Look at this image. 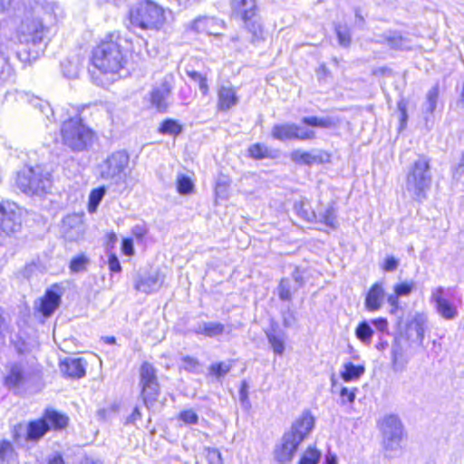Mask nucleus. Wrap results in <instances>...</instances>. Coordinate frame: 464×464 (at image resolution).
I'll list each match as a JSON object with an SVG mask.
<instances>
[{
  "label": "nucleus",
  "mask_w": 464,
  "mask_h": 464,
  "mask_svg": "<svg viewBox=\"0 0 464 464\" xmlns=\"http://www.w3.org/2000/svg\"><path fill=\"white\" fill-rule=\"evenodd\" d=\"M84 232V226L81 217L78 215H69L63 219L61 225V233L68 241H77Z\"/></svg>",
  "instance_id": "nucleus-15"
},
{
  "label": "nucleus",
  "mask_w": 464,
  "mask_h": 464,
  "mask_svg": "<svg viewBox=\"0 0 464 464\" xmlns=\"http://www.w3.org/2000/svg\"><path fill=\"white\" fill-rule=\"evenodd\" d=\"M129 164L130 156L125 150L114 151L100 164V176L102 179L120 185L126 179Z\"/></svg>",
  "instance_id": "nucleus-7"
},
{
  "label": "nucleus",
  "mask_w": 464,
  "mask_h": 464,
  "mask_svg": "<svg viewBox=\"0 0 464 464\" xmlns=\"http://www.w3.org/2000/svg\"><path fill=\"white\" fill-rule=\"evenodd\" d=\"M122 251L127 256L133 255L134 248H133V242L130 238H125L122 241Z\"/></svg>",
  "instance_id": "nucleus-61"
},
{
  "label": "nucleus",
  "mask_w": 464,
  "mask_h": 464,
  "mask_svg": "<svg viewBox=\"0 0 464 464\" xmlns=\"http://www.w3.org/2000/svg\"><path fill=\"white\" fill-rule=\"evenodd\" d=\"M430 301L436 313L444 320H455L459 315L457 305L448 299L444 287L438 286L431 291Z\"/></svg>",
  "instance_id": "nucleus-13"
},
{
  "label": "nucleus",
  "mask_w": 464,
  "mask_h": 464,
  "mask_svg": "<svg viewBox=\"0 0 464 464\" xmlns=\"http://www.w3.org/2000/svg\"><path fill=\"white\" fill-rule=\"evenodd\" d=\"M61 295L60 286L53 285L41 298L38 310L46 317L52 315L60 304Z\"/></svg>",
  "instance_id": "nucleus-17"
},
{
  "label": "nucleus",
  "mask_w": 464,
  "mask_h": 464,
  "mask_svg": "<svg viewBox=\"0 0 464 464\" xmlns=\"http://www.w3.org/2000/svg\"><path fill=\"white\" fill-rule=\"evenodd\" d=\"M372 324L382 333L388 331V322L385 318H378L372 321Z\"/></svg>",
  "instance_id": "nucleus-60"
},
{
  "label": "nucleus",
  "mask_w": 464,
  "mask_h": 464,
  "mask_svg": "<svg viewBox=\"0 0 464 464\" xmlns=\"http://www.w3.org/2000/svg\"><path fill=\"white\" fill-rule=\"evenodd\" d=\"M221 27V24L212 17H202L196 19L192 24L191 29L198 33H206L209 35H218V30Z\"/></svg>",
  "instance_id": "nucleus-23"
},
{
  "label": "nucleus",
  "mask_w": 464,
  "mask_h": 464,
  "mask_svg": "<svg viewBox=\"0 0 464 464\" xmlns=\"http://www.w3.org/2000/svg\"><path fill=\"white\" fill-rule=\"evenodd\" d=\"M238 102L236 91L230 86H222L218 91V108L222 111H227L235 106Z\"/></svg>",
  "instance_id": "nucleus-25"
},
{
  "label": "nucleus",
  "mask_w": 464,
  "mask_h": 464,
  "mask_svg": "<svg viewBox=\"0 0 464 464\" xmlns=\"http://www.w3.org/2000/svg\"><path fill=\"white\" fill-rule=\"evenodd\" d=\"M182 362H183V368L186 371L195 372L198 366V362L196 359L189 357V356L183 357Z\"/></svg>",
  "instance_id": "nucleus-54"
},
{
  "label": "nucleus",
  "mask_w": 464,
  "mask_h": 464,
  "mask_svg": "<svg viewBox=\"0 0 464 464\" xmlns=\"http://www.w3.org/2000/svg\"><path fill=\"white\" fill-rule=\"evenodd\" d=\"M318 220L330 228H336L337 221L334 208L328 206L323 213L319 214Z\"/></svg>",
  "instance_id": "nucleus-35"
},
{
  "label": "nucleus",
  "mask_w": 464,
  "mask_h": 464,
  "mask_svg": "<svg viewBox=\"0 0 464 464\" xmlns=\"http://www.w3.org/2000/svg\"><path fill=\"white\" fill-rule=\"evenodd\" d=\"M140 385L144 404L149 407L158 400L160 386L156 375V370L149 362H143L140 369Z\"/></svg>",
  "instance_id": "nucleus-10"
},
{
  "label": "nucleus",
  "mask_w": 464,
  "mask_h": 464,
  "mask_svg": "<svg viewBox=\"0 0 464 464\" xmlns=\"http://www.w3.org/2000/svg\"><path fill=\"white\" fill-rule=\"evenodd\" d=\"M249 154L254 159H264L269 156L268 149L259 143L254 144L248 149Z\"/></svg>",
  "instance_id": "nucleus-44"
},
{
  "label": "nucleus",
  "mask_w": 464,
  "mask_h": 464,
  "mask_svg": "<svg viewBox=\"0 0 464 464\" xmlns=\"http://www.w3.org/2000/svg\"><path fill=\"white\" fill-rule=\"evenodd\" d=\"M187 73L191 80L198 82L200 90L206 94L208 90L206 78L196 71H188Z\"/></svg>",
  "instance_id": "nucleus-50"
},
{
  "label": "nucleus",
  "mask_w": 464,
  "mask_h": 464,
  "mask_svg": "<svg viewBox=\"0 0 464 464\" xmlns=\"http://www.w3.org/2000/svg\"><path fill=\"white\" fill-rule=\"evenodd\" d=\"M109 267L110 270L115 273L121 272V266L119 259L115 255H111L109 256Z\"/></svg>",
  "instance_id": "nucleus-58"
},
{
  "label": "nucleus",
  "mask_w": 464,
  "mask_h": 464,
  "mask_svg": "<svg viewBox=\"0 0 464 464\" xmlns=\"http://www.w3.org/2000/svg\"><path fill=\"white\" fill-rule=\"evenodd\" d=\"M89 260L84 256H80L73 258L70 264V269L73 273H79L86 270V266Z\"/></svg>",
  "instance_id": "nucleus-45"
},
{
  "label": "nucleus",
  "mask_w": 464,
  "mask_h": 464,
  "mask_svg": "<svg viewBox=\"0 0 464 464\" xmlns=\"http://www.w3.org/2000/svg\"><path fill=\"white\" fill-rule=\"evenodd\" d=\"M392 362L395 370H402L408 362L406 349L400 337L393 340L392 345Z\"/></svg>",
  "instance_id": "nucleus-24"
},
{
  "label": "nucleus",
  "mask_w": 464,
  "mask_h": 464,
  "mask_svg": "<svg viewBox=\"0 0 464 464\" xmlns=\"http://www.w3.org/2000/svg\"><path fill=\"white\" fill-rule=\"evenodd\" d=\"M400 296L397 295V294L394 292L393 295H390L388 297H387V301L388 303L390 304V305L392 306V313H394V311L396 309H398L399 307V301H398V298Z\"/></svg>",
  "instance_id": "nucleus-62"
},
{
  "label": "nucleus",
  "mask_w": 464,
  "mask_h": 464,
  "mask_svg": "<svg viewBox=\"0 0 464 464\" xmlns=\"http://www.w3.org/2000/svg\"><path fill=\"white\" fill-rule=\"evenodd\" d=\"M314 425V419L308 411L297 418L285 431L274 450L276 460L281 464L289 462L300 443L308 436Z\"/></svg>",
  "instance_id": "nucleus-1"
},
{
  "label": "nucleus",
  "mask_w": 464,
  "mask_h": 464,
  "mask_svg": "<svg viewBox=\"0 0 464 464\" xmlns=\"http://www.w3.org/2000/svg\"><path fill=\"white\" fill-rule=\"evenodd\" d=\"M384 297L385 291L382 283L373 284L366 294L365 309L369 312L379 311L384 303Z\"/></svg>",
  "instance_id": "nucleus-19"
},
{
  "label": "nucleus",
  "mask_w": 464,
  "mask_h": 464,
  "mask_svg": "<svg viewBox=\"0 0 464 464\" xmlns=\"http://www.w3.org/2000/svg\"><path fill=\"white\" fill-rule=\"evenodd\" d=\"M224 332V325L220 323H202L198 325L195 333L198 334H204L208 337H215L222 334Z\"/></svg>",
  "instance_id": "nucleus-29"
},
{
  "label": "nucleus",
  "mask_w": 464,
  "mask_h": 464,
  "mask_svg": "<svg viewBox=\"0 0 464 464\" xmlns=\"http://www.w3.org/2000/svg\"><path fill=\"white\" fill-rule=\"evenodd\" d=\"M246 24V28L252 34V42L256 43L263 38V29L259 24L256 21L250 19L248 21H244Z\"/></svg>",
  "instance_id": "nucleus-38"
},
{
  "label": "nucleus",
  "mask_w": 464,
  "mask_h": 464,
  "mask_svg": "<svg viewBox=\"0 0 464 464\" xmlns=\"http://www.w3.org/2000/svg\"><path fill=\"white\" fill-rule=\"evenodd\" d=\"M355 335L361 342L369 344L373 335V330L367 322H362L355 330Z\"/></svg>",
  "instance_id": "nucleus-33"
},
{
  "label": "nucleus",
  "mask_w": 464,
  "mask_h": 464,
  "mask_svg": "<svg viewBox=\"0 0 464 464\" xmlns=\"http://www.w3.org/2000/svg\"><path fill=\"white\" fill-rule=\"evenodd\" d=\"M163 284L162 275L156 271L145 276H138L134 287L137 291L150 294L159 290Z\"/></svg>",
  "instance_id": "nucleus-18"
},
{
  "label": "nucleus",
  "mask_w": 464,
  "mask_h": 464,
  "mask_svg": "<svg viewBox=\"0 0 464 464\" xmlns=\"http://www.w3.org/2000/svg\"><path fill=\"white\" fill-rule=\"evenodd\" d=\"M63 143L72 151H83L92 146L94 132L80 118H71L61 127Z\"/></svg>",
  "instance_id": "nucleus-3"
},
{
  "label": "nucleus",
  "mask_w": 464,
  "mask_h": 464,
  "mask_svg": "<svg viewBox=\"0 0 464 464\" xmlns=\"http://www.w3.org/2000/svg\"><path fill=\"white\" fill-rule=\"evenodd\" d=\"M315 132L313 130H308L296 125V130L295 139V140H312L314 139Z\"/></svg>",
  "instance_id": "nucleus-51"
},
{
  "label": "nucleus",
  "mask_w": 464,
  "mask_h": 464,
  "mask_svg": "<svg viewBox=\"0 0 464 464\" xmlns=\"http://www.w3.org/2000/svg\"><path fill=\"white\" fill-rule=\"evenodd\" d=\"M194 184L191 179L186 176L180 175L177 179V189L180 194H188L192 192Z\"/></svg>",
  "instance_id": "nucleus-39"
},
{
  "label": "nucleus",
  "mask_w": 464,
  "mask_h": 464,
  "mask_svg": "<svg viewBox=\"0 0 464 464\" xmlns=\"http://www.w3.org/2000/svg\"><path fill=\"white\" fill-rule=\"evenodd\" d=\"M439 97V86L438 84L431 87L426 95V101L423 103V110L427 113H433L437 106V101Z\"/></svg>",
  "instance_id": "nucleus-32"
},
{
  "label": "nucleus",
  "mask_w": 464,
  "mask_h": 464,
  "mask_svg": "<svg viewBox=\"0 0 464 464\" xmlns=\"http://www.w3.org/2000/svg\"><path fill=\"white\" fill-rule=\"evenodd\" d=\"M343 368L344 370L341 372V376L345 382L358 380L365 372L364 366L354 365L352 362L345 363Z\"/></svg>",
  "instance_id": "nucleus-30"
},
{
  "label": "nucleus",
  "mask_w": 464,
  "mask_h": 464,
  "mask_svg": "<svg viewBox=\"0 0 464 464\" xmlns=\"http://www.w3.org/2000/svg\"><path fill=\"white\" fill-rule=\"evenodd\" d=\"M295 209L297 215L305 221L313 222L317 219V216L315 215L314 211L311 209V207L307 202H295Z\"/></svg>",
  "instance_id": "nucleus-31"
},
{
  "label": "nucleus",
  "mask_w": 464,
  "mask_h": 464,
  "mask_svg": "<svg viewBox=\"0 0 464 464\" xmlns=\"http://www.w3.org/2000/svg\"><path fill=\"white\" fill-rule=\"evenodd\" d=\"M178 419L184 424L192 425L198 421V416L193 410H187L179 412Z\"/></svg>",
  "instance_id": "nucleus-48"
},
{
  "label": "nucleus",
  "mask_w": 464,
  "mask_h": 464,
  "mask_svg": "<svg viewBox=\"0 0 464 464\" xmlns=\"http://www.w3.org/2000/svg\"><path fill=\"white\" fill-rule=\"evenodd\" d=\"M431 185L430 160L420 156L410 169L406 179V190L416 200L426 198V192Z\"/></svg>",
  "instance_id": "nucleus-4"
},
{
  "label": "nucleus",
  "mask_w": 464,
  "mask_h": 464,
  "mask_svg": "<svg viewBox=\"0 0 464 464\" xmlns=\"http://www.w3.org/2000/svg\"><path fill=\"white\" fill-rule=\"evenodd\" d=\"M278 296L283 301H289L292 298L291 283L288 278H283L278 285Z\"/></svg>",
  "instance_id": "nucleus-41"
},
{
  "label": "nucleus",
  "mask_w": 464,
  "mask_h": 464,
  "mask_svg": "<svg viewBox=\"0 0 464 464\" xmlns=\"http://www.w3.org/2000/svg\"><path fill=\"white\" fill-rule=\"evenodd\" d=\"M22 228L19 208L9 201L0 203V237H11Z\"/></svg>",
  "instance_id": "nucleus-9"
},
{
  "label": "nucleus",
  "mask_w": 464,
  "mask_h": 464,
  "mask_svg": "<svg viewBox=\"0 0 464 464\" xmlns=\"http://www.w3.org/2000/svg\"><path fill=\"white\" fill-rule=\"evenodd\" d=\"M130 21L141 29L158 30L165 23L164 10L151 1L140 2L130 9Z\"/></svg>",
  "instance_id": "nucleus-5"
},
{
  "label": "nucleus",
  "mask_w": 464,
  "mask_h": 464,
  "mask_svg": "<svg viewBox=\"0 0 464 464\" xmlns=\"http://www.w3.org/2000/svg\"><path fill=\"white\" fill-rule=\"evenodd\" d=\"M15 455L12 443L6 440L0 441V462L1 464L8 463Z\"/></svg>",
  "instance_id": "nucleus-34"
},
{
  "label": "nucleus",
  "mask_w": 464,
  "mask_h": 464,
  "mask_svg": "<svg viewBox=\"0 0 464 464\" xmlns=\"http://www.w3.org/2000/svg\"><path fill=\"white\" fill-rule=\"evenodd\" d=\"M92 62L101 73L113 77L123 69L126 59L117 43L104 42L94 48Z\"/></svg>",
  "instance_id": "nucleus-2"
},
{
  "label": "nucleus",
  "mask_w": 464,
  "mask_h": 464,
  "mask_svg": "<svg viewBox=\"0 0 464 464\" xmlns=\"http://www.w3.org/2000/svg\"><path fill=\"white\" fill-rule=\"evenodd\" d=\"M383 444L386 450L392 451L400 448L402 435V426L400 420L393 415L385 417L382 423Z\"/></svg>",
  "instance_id": "nucleus-12"
},
{
  "label": "nucleus",
  "mask_w": 464,
  "mask_h": 464,
  "mask_svg": "<svg viewBox=\"0 0 464 464\" xmlns=\"http://www.w3.org/2000/svg\"><path fill=\"white\" fill-rule=\"evenodd\" d=\"M414 287V283H401V284H398L394 286V292L397 294V295L399 296H407L409 295L412 289Z\"/></svg>",
  "instance_id": "nucleus-52"
},
{
  "label": "nucleus",
  "mask_w": 464,
  "mask_h": 464,
  "mask_svg": "<svg viewBox=\"0 0 464 464\" xmlns=\"http://www.w3.org/2000/svg\"><path fill=\"white\" fill-rule=\"evenodd\" d=\"M231 6L244 21L253 19L256 14V0H232Z\"/></svg>",
  "instance_id": "nucleus-21"
},
{
  "label": "nucleus",
  "mask_w": 464,
  "mask_h": 464,
  "mask_svg": "<svg viewBox=\"0 0 464 464\" xmlns=\"http://www.w3.org/2000/svg\"><path fill=\"white\" fill-rule=\"evenodd\" d=\"M340 396L343 400V403L345 402V399L347 400V401H349L351 403L353 402L354 399H355L354 392H351L345 387L342 388V390L340 392Z\"/></svg>",
  "instance_id": "nucleus-59"
},
{
  "label": "nucleus",
  "mask_w": 464,
  "mask_h": 464,
  "mask_svg": "<svg viewBox=\"0 0 464 464\" xmlns=\"http://www.w3.org/2000/svg\"><path fill=\"white\" fill-rule=\"evenodd\" d=\"M398 266H399V261L396 258H394L393 256H388L385 259V263H384L382 268L386 272H392L397 269Z\"/></svg>",
  "instance_id": "nucleus-55"
},
{
  "label": "nucleus",
  "mask_w": 464,
  "mask_h": 464,
  "mask_svg": "<svg viewBox=\"0 0 464 464\" xmlns=\"http://www.w3.org/2000/svg\"><path fill=\"white\" fill-rule=\"evenodd\" d=\"M321 458V452L314 447H308L302 455L299 464H317Z\"/></svg>",
  "instance_id": "nucleus-36"
},
{
  "label": "nucleus",
  "mask_w": 464,
  "mask_h": 464,
  "mask_svg": "<svg viewBox=\"0 0 464 464\" xmlns=\"http://www.w3.org/2000/svg\"><path fill=\"white\" fill-rule=\"evenodd\" d=\"M381 44H386L392 49L395 50H408L411 49L410 41L406 37H403L397 32H390L382 36V40H378Z\"/></svg>",
  "instance_id": "nucleus-27"
},
{
  "label": "nucleus",
  "mask_w": 464,
  "mask_h": 464,
  "mask_svg": "<svg viewBox=\"0 0 464 464\" xmlns=\"http://www.w3.org/2000/svg\"><path fill=\"white\" fill-rule=\"evenodd\" d=\"M302 122L309 126L321 128H328L333 124L330 119H320L317 117H304L302 119Z\"/></svg>",
  "instance_id": "nucleus-43"
},
{
  "label": "nucleus",
  "mask_w": 464,
  "mask_h": 464,
  "mask_svg": "<svg viewBox=\"0 0 464 464\" xmlns=\"http://www.w3.org/2000/svg\"><path fill=\"white\" fill-rule=\"evenodd\" d=\"M325 464H337V458L335 455L328 453L325 457Z\"/></svg>",
  "instance_id": "nucleus-64"
},
{
  "label": "nucleus",
  "mask_w": 464,
  "mask_h": 464,
  "mask_svg": "<svg viewBox=\"0 0 464 464\" xmlns=\"http://www.w3.org/2000/svg\"><path fill=\"white\" fill-rule=\"evenodd\" d=\"M231 369L230 363L218 362L210 365L209 372L216 377L219 378L226 375Z\"/></svg>",
  "instance_id": "nucleus-46"
},
{
  "label": "nucleus",
  "mask_w": 464,
  "mask_h": 464,
  "mask_svg": "<svg viewBox=\"0 0 464 464\" xmlns=\"http://www.w3.org/2000/svg\"><path fill=\"white\" fill-rule=\"evenodd\" d=\"M265 333L273 352L277 355H282L285 349V333L279 330L277 324H272L271 327L266 330Z\"/></svg>",
  "instance_id": "nucleus-20"
},
{
  "label": "nucleus",
  "mask_w": 464,
  "mask_h": 464,
  "mask_svg": "<svg viewBox=\"0 0 464 464\" xmlns=\"http://www.w3.org/2000/svg\"><path fill=\"white\" fill-rule=\"evenodd\" d=\"M173 76L166 75L160 86L153 88L150 93L151 104L159 111H165L169 106V98L172 89Z\"/></svg>",
  "instance_id": "nucleus-14"
},
{
  "label": "nucleus",
  "mask_w": 464,
  "mask_h": 464,
  "mask_svg": "<svg viewBox=\"0 0 464 464\" xmlns=\"http://www.w3.org/2000/svg\"><path fill=\"white\" fill-rule=\"evenodd\" d=\"M227 182L226 180H218L216 185V194L220 198L227 196Z\"/></svg>",
  "instance_id": "nucleus-56"
},
{
  "label": "nucleus",
  "mask_w": 464,
  "mask_h": 464,
  "mask_svg": "<svg viewBox=\"0 0 464 464\" xmlns=\"http://www.w3.org/2000/svg\"><path fill=\"white\" fill-rule=\"evenodd\" d=\"M289 157L293 162L305 166L323 164L330 161V155L322 150L308 152L301 150H295L290 153Z\"/></svg>",
  "instance_id": "nucleus-16"
},
{
  "label": "nucleus",
  "mask_w": 464,
  "mask_h": 464,
  "mask_svg": "<svg viewBox=\"0 0 464 464\" xmlns=\"http://www.w3.org/2000/svg\"><path fill=\"white\" fill-rule=\"evenodd\" d=\"M335 33L338 37L340 45L347 47L351 44L350 32L347 28H342L340 24L335 26Z\"/></svg>",
  "instance_id": "nucleus-47"
},
{
  "label": "nucleus",
  "mask_w": 464,
  "mask_h": 464,
  "mask_svg": "<svg viewBox=\"0 0 464 464\" xmlns=\"http://www.w3.org/2000/svg\"><path fill=\"white\" fill-rule=\"evenodd\" d=\"M425 317L421 314L415 315L414 319L411 322V325L416 332L417 338L422 342L424 338L425 332Z\"/></svg>",
  "instance_id": "nucleus-42"
},
{
  "label": "nucleus",
  "mask_w": 464,
  "mask_h": 464,
  "mask_svg": "<svg viewBox=\"0 0 464 464\" xmlns=\"http://www.w3.org/2000/svg\"><path fill=\"white\" fill-rule=\"evenodd\" d=\"M296 130V124L295 123H283L276 124L271 130V136L278 140L285 141L294 140Z\"/></svg>",
  "instance_id": "nucleus-28"
},
{
  "label": "nucleus",
  "mask_w": 464,
  "mask_h": 464,
  "mask_svg": "<svg viewBox=\"0 0 464 464\" xmlns=\"http://www.w3.org/2000/svg\"><path fill=\"white\" fill-rule=\"evenodd\" d=\"M207 459L210 464H223L221 453L217 449L207 450Z\"/></svg>",
  "instance_id": "nucleus-53"
},
{
  "label": "nucleus",
  "mask_w": 464,
  "mask_h": 464,
  "mask_svg": "<svg viewBox=\"0 0 464 464\" xmlns=\"http://www.w3.org/2000/svg\"><path fill=\"white\" fill-rule=\"evenodd\" d=\"M296 322L295 316L292 311L283 314V325L286 328L292 327Z\"/></svg>",
  "instance_id": "nucleus-57"
},
{
  "label": "nucleus",
  "mask_w": 464,
  "mask_h": 464,
  "mask_svg": "<svg viewBox=\"0 0 464 464\" xmlns=\"http://www.w3.org/2000/svg\"><path fill=\"white\" fill-rule=\"evenodd\" d=\"M16 185L26 194L42 195L52 187L51 175L40 168H30L17 174Z\"/></svg>",
  "instance_id": "nucleus-6"
},
{
  "label": "nucleus",
  "mask_w": 464,
  "mask_h": 464,
  "mask_svg": "<svg viewBox=\"0 0 464 464\" xmlns=\"http://www.w3.org/2000/svg\"><path fill=\"white\" fill-rule=\"evenodd\" d=\"M27 380V373L23 365L14 363L10 367L8 373L5 378V384L9 389L23 385Z\"/></svg>",
  "instance_id": "nucleus-22"
},
{
  "label": "nucleus",
  "mask_w": 464,
  "mask_h": 464,
  "mask_svg": "<svg viewBox=\"0 0 464 464\" xmlns=\"http://www.w3.org/2000/svg\"><path fill=\"white\" fill-rule=\"evenodd\" d=\"M105 194V189L103 188H100L97 189H93L89 197V212L94 213L97 209L98 205L100 204L101 200L102 199L103 196Z\"/></svg>",
  "instance_id": "nucleus-37"
},
{
  "label": "nucleus",
  "mask_w": 464,
  "mask_h": 464,
  "mask_svg": "<svg viewBox=\"0 0 464 464\" xmlns=\"http://www.w3.org/2000/svg\"><path fill=\"white\" fill-rule=\"evenodd\" d=\"M68 418L55 411H47L44 419L29 423L27 429V440H36L43 437L52 427L63 429L67 425Z\"/></svg>",
  "instance_id": "nucleus-8"
},
{
  "label": "nucleus",
  "mask_w": 464,
  "mask_h": 464,
  "mask_svg": "<svg viewBox=\"0 0 464 464\" xmlns=\"http://www.w3.org/2000/svg\"><path fill=\"white\" fill-rule=\"evenodd\" d=\"M239 400L242 403L243 408L248 411L251 408V403L248 400V384L246 381L241 382L239 391Z\"/></svg>",
  "instance_id": "nucleus-49"
},
{
  "label": "nucleus",
  "mask_w": 464,
  "mask_h": 464,
  "mask_svg": "<svg viewBox=\"0 0 464 464\" xmlns=\"http://www.w3.org/2000/svg\"><path fill=\"white\" fill-rule=\"evenodd\" d=\"M46 28L38 17H26L18 28V38L21 43H41Z\"/></svg>",
  "instance_id": "nucleus-11"
},
{
  "label": "nucleus",
  "mask_w": 464,
  "mask_h": 464,
  "mask_svg": "<svg viewBox=\"0 0 464 464\" xmlns=\"http://www.w3.org/2000/svg\"><path fill=\"white\" fill-rule=\"evenodd\" d=\"M160 131L164 134L177 135L181 131V126L173 120H167L161 124Z\"/></svg>",
  "instance_id": "nucleus-40"
},
{
  "label": "nucleus",
  "mask_w": 464,
  "mask_h": 464,
  "mask_svg": "<svg viewBox=\"0 0 464 464\" xmlns=\"http://www.w3.org/2000/svg\"><path fill=\"white\" fill-rule=\"evenodd\" d=\"M61 371L72 378H82L85 375V369L82 359H66L61 363Z\"/></svg>",
  "instance_id": "nucleus-26"
},
{
  "label": "nucleus",
  "mask_w": 464,
  "mask_h": 464,
  "mask_svg": "<svg viewBox=\"0 0 464 464\" xmlns=\"http://www.w3.org/2000/svg\"><path fill=\"white\" fill-rule=\"evenodd\" d=\"M293 277L297 285V288L302 287L304 285V278L303 275L299 271V269H295L293 273Z\"/></svg>",
  "instance_id": "nucleus-63"
}]
</instances>
